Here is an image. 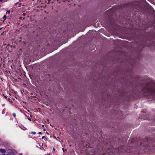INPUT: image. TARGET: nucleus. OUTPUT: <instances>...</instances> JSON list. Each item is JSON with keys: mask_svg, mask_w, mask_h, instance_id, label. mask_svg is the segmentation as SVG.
<instances>
[{"mask_svg": "<svg viewBox=\"0 0 155 155\" xmlns=\"http://www.w3.org/2000/svg\"><path fill=\"white\" fill-rule=\"evenodd\" d=\"M143 86L141 90L143 95L152 100H155V83L153 82L145 83Z\"/></svg>", "mask_w": 155, "mask_h": 155, "instance_id": "1", "label": "nucleus"}, {"mask_svg": "<svg viewBox=\"0 0 155 155\" xmlns=\"http://www.w3.org/2000/svg\"><path fill=\"white\" fill-rule=\"evenodd\" d=\"M145 47V44L143 43H142L141 44L140 48H141L142 49H143Z\"/></svg>", "mask_w": 155, "mask_h": 155, "instance_id": "2", "label": "nucleus"}, {"mask_svg": "<svg viewBox=\"0 0 155 155\" xmlns=\"http://www.w3.org/2000/svg\"><path fill=\"white\" fill-rule=\"evenodd\" d=\"M0 150L1 152L3 153H5L6 152V150L4 149H0Z\"/></svg>", "mask_w": 155, "mask_h": 155, "instance_id": "3", "label": "nucleus"}, {"mask_svg": "<svg viewBox=\"0 0 155 155\" xmlns=\"http://www.w3.org/2000/svg\"><path fill=\"white\" fill-rule=\"evenodd\" d=\"M146 30L147 28H145V29L143 31V33H144V34H145L146 33H149V32L148 31H146Z\"/></svg>", "mask_w": 155, "mask_h": 155, "instance_id": "4", "label": "nucleus"}, {"mask_svg": "<svg viewBox=\"0 0 155 155\" xmlns=\"http://www.w3.org/2000/svg\"><path fill=\"white\" fill-rule=\"evenodd\" d=\"M148 120H155V116H153V117L151 118H149Z\"/></svg>", "mask_w": 155, "mask_h": 155, "instance_id": "5", "label": "nucleus"}, {"mask_svg": "<svg viewBox=\"0 0 155 155\" xmlns=\"http://www.w3.org/2000/svg\"><path fill=\"white\" fill-rule=\"evenodd\" d=\"M8 154L9 155H12V154H13V153L12 152H9Z\"/></svg>", "mask_w": 155, "mask_h": 155, "instance_id": "6", "label": "nucleus"}, {"mask_svg": "<svg viewBox=\"0 0 155 155\" xmlns=\"http://www.w3.org/2000/svg\"><path fill=\"white\" fill-rule=\"evenodd\" d=\"M3 19H4V21L6 18V15H4L3 18Z\"/></svg>", "mask_w": 155, "mask_h": 155, "instance_id": "7", "label": "nucleus"}, {"mask_svg": "<svg viewBox=\"0 0 155 155\" xmlns=\"http://www.w3.org/2000/svg\"><path fill=\"white\" fill-rule=\"evenodd\" d=\"M5 110H6V109L5 108L2 111V114H5Z\"/></svg>", "mask_w": 155, "mask_h": 155, "instance_id": "8", "label": "nucleus"}, {"mask_svg": "<svg viewBox=\"0 0 155 155\" xmlns=\"http://www.w3.org/2000/svg\"><path fill=\"white\" fill-rule=\"evenodd\" d=\"M8 100L10 103H12L13 102L11 100V99L10 98H8Z\"/></svg>", "mask_w": 155, "mask_h": 155, "instance_id": "9", "label": "nucleus"}, {"mask_svg": "<svg viewBox=\"0 0 155 155\" xmlns=\"http://www.w3.org/2000/svg\"><path fill=\"white\" fill-rule=\"evenodd\" d=\"M10 10H8L6 12V13L7 14H10Z\"/></svg>", "mask_w": 155, "mask_h": 155, "instance_id": "10", "label": "nucleus"}, {"mask_svg": "<svg viewBox=\"0 0 155 155\" xmlns=\"http://www.w3.org/2000/svg\"><path fill=\"white\" fill-rule=\"evenodd\" d=\"M13 116L14 117H16V114L15 113H13L12 114Z\"/></svg>", "mask_w": 155, "mask_h": 155, "instance_id": "11", "label": "nucleus"}, {"mask_svg": "<svg viewBox=\"0 0 155 155\" xmlns=\"http://www.w3.org/2000/svg\"><path fill=\"white\" fill-rule=\"evenodd\" d=\"M31 134H36V132L35 131H33L31 132Z\"/></svg>", "mask_w": 155, "mask_h": 155, "instance_id": "12", "label": "nucleus"}, {"mask_svg": "<svg viewBox=\"0 0 155 155\" xmlns=\"http://www.w3.org/2000/svg\"><path fill=\"white\" fill-rule=\"evenodd\" d=\"M3 96H4V97L6 98L7 99V96L5 95L4 94H3Z\"/></svg>", "mask_w": 155, "mask_h": 155, "instance_id": "13", "label": "nucleus"}, {"mask_svg": "<svg viewBox=\"0 0 155 155\" xmlns=\"http://www.w3.org/2000/svg\"><path fill=\"white\" fill-rule=\"evenodd\" d=\"M24 18H23L22 17H20L19 19L21 20L24 19Z\"/></svg>", "mask_w": 155, "mask_h": 155, "instance_id": "14", "label": "nucleus"}, {"mask_svg": "<svg viewBox=\"0 0 155 155\" xmlns=\"http://www.w3.org/2000/svg\"><path fill=\"white\" fill-rule=\"evenodd\" d=\"M19 2H16V3L15 4V5L14 6H15L17 5L18 4H19Z\"/></svg>", "mask_w": 155, "mask_h": 155, "instance_id": "15", "label": "nucleus"}, {"mask_svg": "<svg viewBox=\"0 0 155 155\" xmlns=\"http://www.w3.org/2000/svg\"><path fill=\"white\" fill-rule=\"evenodd\" d=\"M132 96L134 98H136L137 97V96H134L133 95H132Z\"/></svg>", "mask_w": 155, "mask_h": 155, "instance_id": "16", "label": "nucleus"}, {"mask_svg": "<svg viewBox=\"0 0 155 155\" xmlns=\"http://www.w3.org/2000/svg\"><path fill=\"white\" fill-rule=\"evenodd\" d=\"M19 5H18V7H21V3H19Z\"/></svg>", "mask_w": 155, "mask_h": 155, "instance_id": "17", "label": "nucleus"}, {"mask_svg": "<svg viewBox=\"0 0 155 155\" xmlns=\"http://www.w3.org/2000/svg\"><path fill=\"white\" fill-rule=\"evenodd\" d=\"M45 138V136H43V137H42V139H44Z\"/></svg>", "mask_w": 155, "mask_h": 155, "instance_id": "18", "label": "nucleus"}, {"mask_svg": "<svg viewBox=\"0 0 155 155\" xmlns=\"http://www.w3.org/2000/svg\"><path fill=\"white\" fill-rule=\"evenodd\" d=\"M38 134H42V133L41 132H39Z\"/></svg>", "mask_w": 155, "mask_h": 155, "instance_id": "19", "label": "nucleus"}, {"mask_svg": "<svg viewBox=\"0 0 155 155\" xmlns=\"http://www.w3.org/2000/svg\"><path fill=\"white\" fill-rule=\"evenodd\" d=\"M62 150H63V151H64V148H62Z\"/></svg>", "mask_w": 155, "mask_h": 155, "instance_id": "20", "label": "nucleus"}, {"mask_svg": "<svg viewBox=\"0 0 155 155\" xmlns=\"http://www.w3.org/2000/svg\"><path fill=\"white\" fill-rule=\"evenodd\" d=\"M46 133L48 135H49V133L47 132H46Z\"/></svg>", "mask_w": 155, "mask_h": 155, "instance_id": "21", "label": "nucleus"}, {"mask_svg": "<svg viewBox=\"0 0 155 155\" xmlns=\"http://www.w3.org/2000/svg\"><path fill=\"white\" fill-rule=\"evenodd\" d=\"M28 120H29L30 121H31V119L30 118H28Z\"/></svg>", "mask_w": 155, "mask_h": 155, "instance_id": "22", "label": "nucleus"}, {"mask_svg": "<svg viewBox=\"0 0 155 155\" xmlns=\"http://www.w3.org/2000/svg\"><path fill=\"white\" fill-rule=\"evenodd\" d=\"M46 130V129H44L43 130V131H45Z\"/></svg>", "mask_w": 155, "mask_h": 155, "instance_id": "23", "label": "nucleus"}, {"mask_svg": "<svg viewBox=\"0 0 155 155\" xmlns=\"http://www.w3.org/2000/svg\"><path fill=\"white\" fill-rule=\"evenodd\" d=\"M53 150H54V151H55V148L54 147V148H53Z\"/></svg>", "mask_w": 155, "mask_h": 155, "instance_id": "24", "label": "nucleus"}, {"mask_svg": "<svg viewBox=\"0 0 155 155\" xmlns=\"http://www.w3.org/2000/svg\"><path fill=\"white\" fill-rule=\"evenodd\" d=\"M42 127H44V125L43 124V125H42Z\"/></svg>", "mask_w": 155, "mask_h": 155, "instance_id": "25", "label": "nucleus"}, {"mask_svg": "<svg viewBox=\"0 0 155 155\" xmlns=\"http://www.w3.org/2000/svg\"><path fill=\"white\" fill-rule=\"evenodd\" d=\"M3 1V0H0V2H2Z\"/></svg>", "mask_w": 155, "mask_h": 155, "instance_id": "26", "label": "nucleus"}, {"mask_svg": "<svg viewBox=\"0 0 155 155\" xmlns=\"http://www.w3.org/2000/svg\"><path fill=\"white\" fill-rule=\"evenodd\" d=\"M23 15L25 16V13H23Z\"/></svg>", "mask_w": 155, "mask_h": 155, "instance_id": "27", "label": "nucleus"}, {"mask_svg": "<svg viewBox=\"0 0 155 155\" xmlns=\"http://www.w3.org/2000/svg\"><path fill=\"white\" fill-rule=\"evenodd\" d=\"M2 28H0V30H1Z\"/></svg>", "mask_w": 155, "mask_h": 155, "instance_id": "28", "label": "nucleus"}, {"mask_svg": "<svg viewBox=\"0 0 155 155\" xmlns=\"http://www.w3.org/2000/svg\"><path fill=\"white\" fill-rule=\"evenodd\" d=\"M9 155L8 154H6L5 155Z\"/></svg>", "mask_w": 155, "mask_h": 155, "instance_id": "29", "label": "nucleus"}, {"mask_svg": "<svg viewBox=\"0 0 155 155\" xmlns=\"http://www.w3.org/2000/svg\"><path fill=\"white\" fill-rule=\"evenodd\" d=\"M153 44V45H154V46H155V44L154 43Z\"/></svg>", "mask_w": 155, "mask_h": 155, "instance_id": "30", "label": "nucleus"}, {"mask_svg": "<svg viewBox=\"0 0 155 155\" xmlns=\"http://www.w3.org/2000/svg\"><path fill=\"white\" fill-rule=\"evenodd\" d=\"M13 155H16L15 154H13Z\"/></svg>", "mask_w": 155, "mask_h": 155, "instance_id": "31", "label": "nucleus"}, {"mask_svg": "<svg viewBox=\"0 0 155 155\" xmlns=\"http://www.w3.org/2000/svg\"><path fill=\"white\" fill-rule=\"evenodd\" d=\"M58 138H59V137H58Z\"/></svg>", "mask_w": 155, "mask_h": 155, "instance_id": "32", "label": "nucleus"}]
</instances>
